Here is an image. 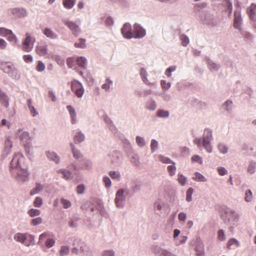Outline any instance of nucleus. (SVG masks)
Returning a JSON list of instances; mask_svg holds the SVG:
<instances>
[{
	"mask_svg": "<svg viewBox=\"0 0 256 256\" xmlns=\"http://www.w3.org/2000/svg\"><path fill=\"white\" fill-rule=\"evenodd\" d=\"M24 157L15 154L10 164L9 170L12 176L18 182H24L28 180L29 174L27 166L24 164Z\"/></svg>",
	"mask_w": 256,
	"mask_h": 256,
	"instance_id": "nucleus-1",
	"label": "nucleus"
},
{
	"mask_svg": "<svg viewBox=\"0 0 256 256\" xmlns=\"http://www.w3.org/2000/svg\"><path fill=\"white\" fill-rule=\"evenodd\" d=\"M0 68L12 78L18 79L20 78L18 70L10 62L0 61Z\"/></svg>",
	"mask_w": 256,
	"mask_h": 256,
	"instance_id": "nucleus-2",
	"label": "nucleus"
},
{
	"mask_svg": "<svg viewBox=\"0 0 256 256\" xmlns=\"http://www.w3.org/2000/svg\"><path fill=\"white\" fill-rule=\"evenodd\" d=\"M213 139L212 131L209 128L204 129L202 134V146L208 153L212 152V146L211 141Z\"/></svg>",
	"mask_w": 256,
	"mask_h": 256,
	"instance_id": "nucleus-3",
	"label": "nucleus"
},
{
	"mask_svg": "<svg viewBox=\"0 0 256 256\" xmlns=\"http://www.w3.org/2000/svg\"><path fill=\"white\" fill-rule=\"evenodd\" d=\"M16 134V136L23 144L26 150L30 152L31 148V140L29 133L28 132L24 131L22 129L19 128L17 130Z\"/></svg>",
	"mask_w": 256,
	"mask_h": 256,
	"instance_id": "nucleus-4",
	"label": "nucleus"
},
{
	"mask_svg": "<svg viewBox=\"0 0 256 256\" xmlns=\"http://www.w3.org/2000/svg\"><path fill=\"white\" fill-rule=\"evenodd\" d=\"M124 193V190L123 188H120L117 190L116 194L114 203L118 208H122L124 206L126 200V196Z\"/></svg>",
	"mask_w": 256,
	"mask_h": 256,
	"instance_id": "nucleus-5",
	"label": "nucleus"
},
{
	"mask_svg": "<svg viewBox=\"0 0 256 256\" xmlns=\"http://www.w3.org/2000/svg\"><path fill=\"white\" fill-rule=\"evenodd\" d=\"M35 41L34 38L32 37L28 34H26V38L22 42V50L26 52H30L33 48Z\"/></svg>",
	"mask_w": 256,
	"mask_h": 256,
	"instance_id": "nucleus-6",
	"label": "nucleus"
},
{
	"mask_svg": "<svg viewBox=\"0 0 256 256\" xmlns=\"http://www.w3.org/2000/svg\"><path fill=\"white\" fill-rule=\"evenodd\" d=\"M63 22L65 26L70 28L73 35L75 36H78L81 33V30L78 24L74 22L68 20H64Z\"/></svg>",
	"mask_w": 256,
	"mask_h": 256,
	"instance_id": "nucleus-7",
	"label": "nucleus"
},
{
	"mask_svg": "<svg viewBox=\"0 0 256 256\" xmlns=\"http://www.w3.org/2000/svg\"><path fill=\"white\" fill-rule=\"evenodd\" d=\"M8 12H10L16 18H23L27 16V10L23 8H10Z\"/></svg>",
	"mask_w": 256,
	"mask_h": 256,
	"instance_id": "nucleus-8",
	"label": "nucleus"
},
{
	"mask_svg": "<svg viewBox=\"0 0 256 256\" xmlns=\"http://www.w3.org/2000/svg\"><path fill=\"white\" fill-rule=\"evenodd\" d=\"M132 33L134 34L133 38H140L146 36V31L145 29L139 24L136 23L133 26Z\"/></svg>",
	"mask_w": 256,
	"mask_h": 256,
	"instance_id": "nucleus-9",
	"label": "nucleus"
},
{
	"mask_svg": "<svg viewBox=\"0 0 256 256\" xmlns=\"http://www.w3.org/2000/svg\"><path fill=\"white\" fill-rule=\"evenodd\" d=\"M28 233L18 232L14 236V240L21 244H24L26 246H29L31 243L28 240Z\"/></svg>",
	"mask_w": 256,
	"mask_h": 256,
	"instance_id": "nucleus-10",
	"label": "nucleus"
},
{
	"mask_svg": "<svg viewBox=\"0 0 256 256\" xmlns=\"http://www.w3.org/2000/svg\"><path fill=\"white\" fill-rule=\"evenodd\" d=\"M121 32L126 38L130 39L134 36L132 26L129 23H126L124 24L121 29Z\"/></svg>",
	"mask_w": 256,
	"mask_h": 256,
	"instance_id": "nucleus-11",
	"label": "nucleus"
},
{
	"mask_svg": "<svg viewBox=\"0 0 256 256\" xmlns=\"http://www.w3.org/2000/svg\"><path fill=\"white\" fill-rule=\"evenodd\" d=\"M77 245L80 248V254L81 256H92V252L89 247L84 242L78 240L76 242Z\"/></svg>",
	"mask_w": 256,
	"mask_h": 256,
	"instance_id": "nucleus-12",
	"label": "nucleus"
},
{
	"mask_svg": "<svg viewBox=\"0 0 256 256\" xmlns=\"http://www.w3.org/2000/svg\"><path fill=\"white\" fill-rule=\"evenodd\" d=\"M234 16V26L236 29L240 30L242 21L240 12L237 10L235 11Z\"/></svg>",
	"mask_w": 256,
	"mask_h": 256,
	"instance_id": "nucleus-13",
	"label": "nucleus"
},
{
	"mask_svg": "<svg viewBox=\"0 0 256 256\" xmlns=\"http://www.w3.org/2000/svg\"><path fill=\"white\" fill-rule=\"evenodd\" d=\"M36 51L40 56H44L48 52V46L45 44H40L36 46Z\"/></svg>",
	"mask_w": 256,
	"mask_h": 256,
	"instance_id": "nucleus-14",
	"label": "nucleus"
},
{
	"mask_svg": "<svg viewBox=\"0 0 256 256\" xmlns=\"http://www.w3.org/2000/svg\"><path fill=\"white\" fill-rule=\"evenodd\" d=\"M46 155L50 160L54 162L56 164H58L60 162V156L54 152L46 151Z\"/></svg>",
	"mask_w": 256,
	"mask_h": 256,
	"instance_id": "nucleus-15",
	"label": "nucleus"
},
{
	"mask_svg": "<svg viewBox=\"0 0 256 256\" xmlns=\"http://www.w3.org/2000/svg\"><path fill=\"white\" fill-rule=\"evenodd\" d=\"M73 156L76 159H80L82 158L83 154L78 149L72 142L70 144Z\"/></svg>",
	"mask_w": 256,
	"mask_h": 256,
	"instance_id": "nucleus-16",
	"label": "nucleus"
},
{
	"mask_svg": "<svg viewBox=\"0 0 256 256\" xmlns=\"http://www.w3.org/2000/svg\"><path fill=\"white\" fill-rule=\"evenodd\" d=\"M12 146V143L10 137H6L4 142V148L3 150L4 154L8 155L10 154Z\"/></svg>",
	"mask_w": 256,
	"mask_h": 256,
	"instance_id": "nucleus-17",
	"label": "nucleus"
},
{
	"mask_svg": "<svg viewBox=\"0 0 256 256\" xmlns=\"http://www.w3.org/2000/svg\"><path fill=\"white\" fill-rule=\"evenodd\" d=\"M195 250L196 252L197 256H203L204 251V245L200 240L197 239V244Z\"/></svg>",
	"mask_w": 256,
	"mask_h": 256,
	"instance_id": "nucleus-18",
	"label": "nucleus"
},
{
	"mask_svg": "<svg viewBox=\"0 0 256 256\" xmlns=\"http://www.w3.org/2000/svg\"><path fill=\"white\" fill-rule=\"evenodd\" d=\"M112 162L115 164H118L122 162V155L117 151H114L112 153Z\"/></svg>",
	"mask_w": 256,
	"mask_h": 256,
	"instance_id": "nucleus-19",
	"label": "nucleus"
},
{
	"mask_svg": "<svg viewBox=\"0 0 256 256\" xmlns=\"http://www.w3.org/2000/svg\"><path fill=\"white\" fill-rule=\"evenodd\" d=\"M164 206V202L160 200H156L154 204V210L156 214L158 215H160L162 210Z\"/></svg>",
	"mask_w": 256,
	"mask_h": 256,
	"instance_id": "nucleus-20",
	"label": "nucleus"
},
{
	"mask_svg": "<svg viewBox=\"0 0 256 256\" xmlns=\"http://www.w3.org/2000/svg\"><path fill=\"white\" fill-rule=\"evenodd\" d=\"M85 140L84 134L81 132H77L74 137V141L76 144H79Z\"/></svg>",
	"mask_w": 256,
	"mask_h": 256,
	"instance_id": "nucleus-21",
	"label": "nucleus"
},
{
	"mask_svg": "<svg viewBox=\"0 0 256 256\" xmlns=\"http://www.w3.org/2000/svg\"><path fill=\"white\" fill-rule=\"evenodd\" d=\"M140 75L141 76V78L142 80V81L146 84L148 85H153L154 84L151 83L149 82L148 80L147 76H148V73L146 70V69L144 68H142L140 70Z\"/></svg>",
	"mask_w": 256,
	"mask_h": 256,
	"instance_id": "nucleus-22",
	"label": "nucleus"
},
{
	"mask_svg": "<svg viewBox=\"0 0 256 256\" xmlns=\"http://www.w3.org/2000/svg\"><path fill=\"white\" fill-rule=\"evenodd\" d=\"M0 102L6 108H8L9 106L8 98L6 94L0 88Z\"/></svg>",
	"mask_w": 256,
	"mask_h": 256,
	"instance_id": "nucleus-23",
	"label": "nucleus"
},
{
	"mask_svg": "<svg viewBox=\"0 0 256 256\" xmlns=\"http://www.w3.org/2000/svg\"><path fill=\"white\" fill-rule=\"evenodd\" d=\"M208 69L212 72L218 71L220 67L219 64L214 62L212 60L209 58L208 60Z\"/></svg>",
	"mask_w": 256,
	"mask_h": 256,
	"instance_id": "nucleus-24",
	"label": "nucleus"
},
{
	"mask_svg": "<svg viewBox=\"0 0 256 256\" xmlns=\"http://www.w3.org/2000/svg\"><path fill=\"white\" fill-rule=\"evenodd\" d=\"M156 106V102L152 98H150L148 100L146 104V108L151 111L154 110Z\"/></svg>",
	"mask_w": 256,
	"mask_h": 256,
	"instance_id": "nucleus-25",
	"label": "nucleus"
},
{
	"mask_svg": "<svg viewBox=\"0 0 256 256\" xmlns=\"http://www.w3.org/2000/svg\"><path fill=\"white\" fill-rule=\"evenodd\" d=\"M44 34L48 38L51 39H56L58 38L57 34L50 28H46L44 30Z\"/></svg>",
	"mask_w": 256,
	"mask_h": 256,
	"instance_id": "nucleus-26",
	"label": "nucleus"
},
{
	"mask_svg": "<svg viewBox=\"0 0 256 256\" xmlns=\"http://www.w3.org/2000/svg\"><path fill=\"white\" fill-rule=\"evenodd\" d=\"M141 189V184L140 182L136 181L131 182L130 190L132 194L138 192Z\"/></svg>",
	"mask_w": 256,
	"mask_h": 256,
	"instance_id": "nucleus-27",
	"label": "nucleus"
},
{
	"mask_svg": "<svg viewBox=\"0 0 256 256\" xmlns=\"http://www.w3.org/2000/svg\"><path fill=\"white\" fill-rule=\"evenodd\" d=\"M58 172L62 174H63L64 178L66 180L72 179L73 177L72 172L65 169L59 170H58Z\"/></svg>",
	"mask_w": 256,
	"mask_h": 256,
	"instance_id": "nucleus-28",
	"label": "nucleus"
},
{
	"mask_svg": "<svg viewBox=\"0 0 256 256\" xmlns=\"http://www.w3.org/2000/svg\"><path fill=\"white\" fill-rule=\"evenodd\" d=\"M156 116L160 118H166L169 117L170 112L168 110L159 109L156 112Z\"/></svg>",
	"mask_w": 256,
	"mask_h": 256,
	"instance_id": "nucleus-29",
	"label": "nucleus"
},
{
	"mask_svg": "<svg viewBox=\"0 0 256 256\" xmlns=\"http://www.w3.org/2000/svg\"><path fill=\"white\" fill-rule=\"evenodd\" d=\"M44 188V186L40 183H36V186L30 192V194L32 196L40 192Z\"/></svg>",
	"mask_w": 256,
	"mask_h": 256,
	"instance_id": "nucleus-30",
	"label": "nucleus"
},
{
	"mask_svg": "<svg viewBox=\"0 0 256 256\" xmlns=\"http://www.w3.org/2000/svg\"><path fill=\"white\" fill-rule=\"evenodd\" d=\"M80 219V218L76 216H73L70 218L68 226L72 228H76L78 226V222Z\"/></svg>",
	"mask_w": 256,
	"mask_h": 256,
	"instance_id": "nucleus-31",
	"label": "nucleus"
},
{
	"mask_svg": "<svg viewBox=\"0 0 256 256\" xmlns=\"http://www.w3.org/2000/svg\"><path fill=\"white\" fill-rule=\"evenodd\" d=\"M76 0H62L64 6L66 9H71L74 6Z\"/></svg>",
	"mask_w": 256,
	"mask_h": 256,
	"instance_id": "nucleus-32",
	"label": "nucleus"
},
{
	"mask_svg": "<svg viewBox=\"0 0 256 256\" xmlns=\"http://www.w3.org/2000/svg\"><path fill=\"white\" fill-rule=\"evenodd\" d=\"M158 159L163 164H175V162L171 160L170 158L166 157L162 154L158 155Z\"/></svg>",
	"mask_w": 256,
	"mask_h": 256,
	"instance_id": "nucleus-33",
	"label": "nucleus"
},
{
	"mask_svg": "<svg viewBox=\"0 0 256 256\" xmlns=\"http://www.w3.org/2000/svg\"><path fill=\"white\" fill-rule=\"evenodd\" d=\"M81 82L77 80H74L71 83V89L73 92H75L77 90L80 88L82 86Z\"/></svg>",
	"mask_w": 256,
	"mask_h": 256,
	"instance_id": "nucleus-34",
	"label": "nucleus"
},
{
	"mask_svg": "<svg viewBox=\"0 0 256 256\" xmlns=\"http://www.w3.org/2000/svg\"><path fill=\"white\" fill-rule=\"evenodd\" d=\"M84 167L82 168L87 170H91L93 167V164L90 160H83Z\"/></svg>",
	"mask_w": 256,
	"mask_h": 256,
	"instance_id": "nucleus-35",
	"label": "nucleus"
},
{
	"mask_svg": "<svg viewBox=\"0 0 256 256\" xmlns=\"http://www.w3.org/2000/svg\"><path fill=\"white\" fill-rule=\"evenodd\" d=\"M248 12L250 18L254 20V17L256 13V5L252 4L248 8Z\"/></svg>",
	"mask_w": 256,
	"mask_h": 256,
	"instance_id": "nucleus-36",
	"label": "nucleus"
},
{
	"mask_svg": "<svg viewBox=\"0 0 256 256\" xmlns=\"http://www.w3.org/2000/svg\"><path fill=\"white\" fill-rule=\"evenodd\" d=\"M109 176L112 180H120L121 178V175L119 171L110 170L108 172Z\"/></svg>",
	"mask_w": 256,
	"mask_h": 256,
	"instance_id": "nucleus-37",
	"label": "nucleus"
},
{
	"mask_svg": "<svg viewBox=\"0 0 256 256\" xmlns=\"http://www.w3.org/2000/svg\"><path fill=\"white\" fill-rule=\"evenodd\" d=\"M218 148L220 153L222 154H226L228 152V147L224 143H219L218 144Z\"/></svg>",
	"mask_w": 256,
	"mask_h": 256,
	"instance_id": "nucleus-38",
	"label": "nucleus"
},
{
	"mask_svg": "<svg viewBox=\"0 0 256 256\" xmlns=\"http://www.w3.org/2000/svg\"><path fill=\"white\" fill-rule=\"evenodd\" d=\"M235 244L237 247L240 246V242L234 238H230L227 243V248L228 250L232 249V246Z\"/></svg>",
	"mask_w": 256,
	"mask_h": 256,
	"instance_id": "nucleus-39",
	"label": "nucleus"
},
{
	"mask_svg": "<svg viewBox=\"0 0 256 256\" xmlns=\"http://www.w3.org/2000/svg\"><path fill=\"white\" fill-rule=\"evenodd\" d=\"M180 38L182 41L181 44L183 46H186L190 42L188 37L184 34H180Z\"/></svg>",
	"mask_w": 256,
	"mask_h": 256,
	"instance_id": "nucleus-40",
	"label": "nucleus"
},
{
	"mask_svg": "<svg viewBox=\"0 0 256 256\" xmlns=\"http://www.w3.org/2000/svg\"><path fill=\"white\" fill-rule=\"evenodd\" d=\"M232 102L230 100H227L222 105V108L228 112H230L232 110Z\"/></svg>",
	"mask_w": 256,
	"mask_h": 256,
	"instance_id": "nucleus-41",
	"label": "nucleus"
},
{
	"mask_svg": "<svg viewBox=\"0 0 256 256\" xmlns=\"http://www.w3.org/2000/svg\"><path fill=\"white\" fill-rule=\"evenodd\" d=\"M252 192L250 189L246 190L245 192L244 200L246 202H250L252 200Z\"/></svg>",
	"mask_w": 256,
	"mask_h": 256,
	"instance_id": "nucleus-42",
	"label": "nucleus"
},
{
	"mask_svg": "<svg viewBox=\"0 0 256 256\" xmlns=\"http://www.w3.org/2000/svg\"><path fill=\"white\" fill-rule=\"evenodd\" d=\"M77 64L80 67L85 68L86 64V59L84 57H78L76 60Z\"/></svg>",
	"mask_w": 256,
	"mask_h": 256,
	"instance_id": "nucleus-43",
	"label": "nucleus"
},
{
	"mask_svg": "<svg viewBox=\"0 0 256 256\" xmlns=\"http://www.w3.org/2000/svg\"><path fill=\"white\" fill-rule=\"evenodd\" d=\"M112 84V81L110 78H107L106 80V83L102 85V88L106 91H109Z\"/></svg>",
	"mask_w": 256,
	"mask_h": 256,
	"instance_id": "nucleus-44",
	"label": "nucleus"
},
{
	"mask_svg": "<svg viewBox=\"0 0 256 256\" xmlns=\"http://www.w3.org/2000/svg\"><path fill=\"white\" fill-rule=\"evenodd\" d=\"M86 42L85 39L80 38L78 40V42H75L74 46L76 48H84L86 47Z\"/></svg>",
	"mask_w": 256,
	"mask_h": 256,
	"instance_id": "nucleus-45",
	"label": "nucleus"
},
{
	"mask_svg": "<svg viewBox=\"0 0 256 256\" xmlns=\"http://www.w3.org/2000/svg\"><path fill=\"white\" fill-rule=\"evenodd\" d=\"M196 177L194 178L193 179L198 182H206L207 181L206 178L201 174L198 172H195Z\"/></svg>",
	"mask_w": 256,
	"mask_h": 256,
	"instance_id": "nucleus-46",
	"label": "nucleus"
},
{
	"mask_svg": "<svg viewBox=\"0 0 256 256\" xmlns=\"http://www.w3.org/2000/svg\"><path fill=\"white\" fill-rule=\"evenodd\" d=\"M28 214L31 217L37 216L40 215V211L38 209L31 208L28 212Z\"/></svg>",
	"mask_w": 256,
	"mask_h": 256,
	"instance_id": "nucleus-47",
	"label": "nucleus"
},
{
	"mask_svg": "<svg viewBox=\"0 0 256 256\" xmlns=\"http://www.w3.org/2000/svg\"><path fill=\"white\" fill-rule=\"evenodd\" d=\"M176 164H172V165L168 166L167 167V170L170 176H173L176 174Z\"/></svg>",
	"mask_w": 256,
	"mask_h": 256,
	"instance_id": "nucleus-48",
	"label": "nucleus"
},
{
	"mask_svg": "<svg viewBox=\"0 0 256 256\" xmlns=\"http://www.w3.org/2000/svg\"><path fill=\"white\" fill-rule=\"evenodd\" d=\"M102 182H104L105 186L106 188H110L112 186V181L110 178L108 176H104L102 178Z\"/></svg>",
	"mask_w": 256,
	"mask_h": 256,
	"instance_id": "nucleus-49",
	"label": "nucleus"
},
{
	"mask_svg": "<svg viewBox=\"0 0 256 256\" xmlns=\"http://www.w3.org/2000/svg\"><path fill=\"white\" fill-rule=\"evenodd\" d=\"M70 252L69 247L68 246H62L60 251V256H64L68 254Z\"/></svg>",
	"mask_w": 256,
	"mask_h": 256,
	"instance_id": "nucleus-50",
	"label": "nucleus"
},
{
	"mask_svg": "<svg viewBox=\"0 0 256 256\" xmlns=\"http://www.w3.org/2000/svg\"><path fill=\"white\" fill-rule=\"evenodd\" d=\"M55 242V240L54 238H48L45 241V246L48 248H50L54 246Z\"/></svg>",
	"mask_w": 256,
	"mask_h": 256,
	"instance_id": "nucleus-51",
	"label": "nucleus"
},
{
	"mask_svg": "<svg viewBox=\"0 0 256 256\" xmlns=\"http://www.w3.org/2000/svg\"><path fill=\"white\" fill-rule=\"evenodd\" d=\"M130 162L135 166L139 164V156L137 154H134L130 158Z\"/></svg>",
	"mask_w": 256,
	"mask_h": 256,
	"instance_id": "nucleus-52",
	"label": "nucleus"
},
{
	"mask_svg": "<svg viewBox=\"0 0 256 256\" xmlns=\"http://www.w3.org/2000/svg\"><path fill=\"white\" fill-rule=\"evenodd\" d=\"M42 222V219L40 217H37L33 218L30 222V224L32 226H37Z\"/></svg>",
	"mask_w": 256,
	"mask_h": 256,
	"instance_id": "nucleus-53",
	"label": "nucleus"
},
{
	"mask_svg": "<svg viewBox=\"0 0 256 256\" xmlns=\"http://www.w3.org/2000/svg\"><path fill=\"white\" fill-rule=\"evenodd\" d=\"M193 192L194 189L192 188H190L188 190L186 194V200L187 202H190L192 200V196Z\"/></svg>",
	"mask_w": 256,
	"mask_h": 256,
	"instance_id": "nucleus-54",
	"label": "nucleus"
},
{
	"mask_svg": "<svg viewBox=\"0 0 256 256\" xmlns=\"http://www.w3.org/2000/svg\"><path fill=\"white\" fill-rule=\"evenodd\" d=\"M12 30L4 28H0V36H7L8 34H11Z\"/></svg>",
	"mask_w": 256,
	"mask_h": 256,
	"instance_id": "nucleus-55",
	"label": "nucleus"
},
{
	"mask_svg": "<svg viewBox=\"0 0 256 256\" xmlns=\"http://www.w3.org/2000/svg\"><path fill=\"white\" fill-rule=\"evenodd\" d=\"M136 142L138 145L140 147H143L145 146V142L144 138L140 136L136 137Z\"/></svg>",
	"mask_w": 256,
	"mask_h": 256,
	"instance_id": "nucleus-56",
	"label": "nucleus"
},
{
	"mask_svg": "<svg viewBox=\"0 0 256 256\" xmlns=\"http://www.w3.org/2000/svg\"><path fill=\"white\" fill-rule=\"evenodd\" d=\"M256 168V164L254 162H251L248 168V172L250 174H253L255 172Z\"/></svg>",
	"mask_w": 256,
	"mask_h": 256,
	"instance_id": "nucleus-57",
	"label": "nucleus"
},
{
	"mask_svg": "<svg viewBox=\"0 0 256 256\" xmlns=\"http://www.w3.org/2000/svg\"><path fill=\"white\" fill-rule=\"evenodd\" d=\"M158 148V142L156 140H152L150 144L152 152H154Z\"/></svg>",
	"mask_w": 256,
	"mask_h": 256,
	"instance_id": "nucleus-58",
	"label": "nucleus"
},
{
	"mask_svg": "<svg viewBox=\"0 0 256 256\" xmlns=\"http://www.w3.org/2000/svg\"><path fill=\"white\" fill-rule=\"evenodd\" d=\"M42 204V200L40 197L37 196L34 202V204L35 207L40 208Z\"/></svg>",
	"mask_w": 256,
	"mask_h": 256,
	"instance_id": "nucleus-59",
	"label": "nucleus"
},
{
	"mask_svg": "<svg viewBox=\"0 0 256 256\" xmlns=\"http://www.w3.org/2000/svg\"><path fill=\"white\" fill-rule=\"evenodd\" d=\"M178 180L182 186H184L185 184L186 178L182 174H178Z\"/></svg>",
	"mask_w": 256,
	"mask_h": 256,
	"instance_id": "nucleus-60",
	"label": "nucleus"
},
{
	"mask_svg": "<svg viewBox=\"0 0 256 256\" xmlns=\"http://www.w3.org/2000/svg\"><path fill=\"white\" fill-rule=\"evenodd\" d=\"M162 87L165 90H168L171 86V83L168 82L166 83L164 80H162L160 82Z\"/></svg>",
	"mask_w": 256,
	"mask_h": 256,
	"instance_id": "nucleus-61",
	"label": "nucleus"
},
{
	"mask_svg": "<svg viewBox=\"0 0 256 256\" xmlns=\"http://www.w3.org/2000/svg\"><path fill=\"white\" fill-rule=\"evenodd\" d=\"M176 70V66H170L166 70L165 72V74L167 76L170 77L172 76L171 72H174Z\"/></svg>",
	"mask_w": 256,
	"mask_h": 256,
	"instance_id": "nucleus-62",
	"label": "nucleus"
},
{
	"mask_svg": "<svg viewBox=\"0 0 256 256\" xmlns=\"http://www.w3.org/2000/svg\"><path fill=\"white\" fill-rule=\"evenodd\" d=\"M217 170L220 176H223L228 174V170L224 167H218Z\"/></svg>",
	"mask_w": 256,
	"mask_h": 256,
	"instance_id": "nucleus-63",
	"label": "nucleus"
},
{
	"mask_svg": "<svg viewBox=\"0 0 256 256\" xmlns=\"http://www.w3.org/2000/svg\"><path fill=\"white\" fill-rule=\"evenodd\" d=\"M102 256H114V252L112 250H104L102 253Z\"/></svg>",
	"mask_w": 256,
	"mask_h": 256,
	"instance_id": "nucleus-64",
	"label": "nucleus"
}]
</instances>
